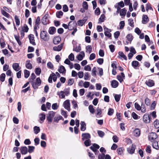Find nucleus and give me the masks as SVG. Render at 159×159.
Listing matches in <instances>:
<instances>
[{
	"label": "nucleus",
	"instance_id": "f257e3e1",
	"mask_svg": "<svg viewBox=\"0 0 159 159\" xmlns=\"http://www.w3.org/2000/svg\"><path fill=\"white\" fill-rule=\"evenodd\" d=\"M70 93V88L65 89H64V91H61L60 92H58L57 93V95L60 96L61 98H64L65 97V95L66 96H68Z\"/></svg>",
	"mask_w": 159,
	"mask_h": 159
},
{
	"label": "nucleus",
	"instance_id": "f03ea898",
	"mask_svg": "<svg viewBox=\"0 0 159 159\" xmlns=\"http://www.w3.org/2000/svg\"><path fill=\"white\" fill-rule=\"evenodd\" d=\"M72 22V21H70L69 22L68 25H67L65 24H63L62 26L65 29H68L69 30H71L74 28L76 27L77 26V23L76 21H75L73 22L72 26H71L70 24Z\"/></svg>",
	"mask_w": 159,
	"mask_h": 159
},
{
	"label": "nucleus",
	"instance_id": "7ed1b4c3",
	"mask_svg": "<svg viewBox=\"0 0 159 159\" xmlns=\"http://www.w3.org/2000/svg\"><path fill=\"white\" fill-rule=\"evenodd\" d=\"M33 88L34 89H37L38 88V87L39 86L41 83V81L39 77L37 78L36 81L34 82L33 81L32 82H30Z\"/></svg>",
	"mask_w": 159,
	"mask_h": 159
},
{
	"label": "nucleus",
	"instance_id": "20e7f679",
	"mask_svg": "<svg viewBox=\"0 0 159 159\" xmlns=\"http://www.w3.org/2000/svg\"><path fill=\"white\" fill-rule=\"evenodd\" d=\"M40 38L44 41H47L49 39V37L46 31L43 30L41 31L40 34Z\"/></svg>",
	"mask_w": 159,
	"mask_h": 159
},
{
	"label": "nucleus",
	"instance_id": "39448f33",
	"mask_svg": "<svg viewBox=\"0 0 159 159\" xmlns=\"http://www.w3.org/2000/svg\"><path fill=\"white\" fill-rule=\"evenodd\" d=\"M55 115V112L52 111H49L46 116V119L48 123L50 124L52 121L53 117Z\"/></svg>",
	"mask_w": 159,
	"mask_h": 159
},
{
	"label": "nucleus",
	"instance_id": "423d86ee",
	"mask_svg": "<svg viewBox=\"0 0 159 159\" xmlns=\"http://www.w3.org/2000/svg\"><path fill=\"white\" fill-rule=\"evenodd\" d=\"M48 14H46L42 18L41 22L43 25H46L49 23V21L48 18Z\"/></svg>",
	"mask_w": 159,
	"mask_h": 159
},
{
	"label": "nucleus",
	"instance_id": "0eeeda50",
	"mask_svg": "<svg viewBox=\"0 0 159 159\" xmlns=\"http://www.w3.org/2000/svg\"><path fill=\"white\" fill-rule=\"evenodd\" d=\"M157 135L156 133L154 132H151L148 135V139L149 140L152 142L157 138Z\"/></svg>",
	"mask_w": 159,
	"mask_h": 159
},
{
	"label": "nucleus",
	"instance_id": "6e6552de",
	"mask_svg": "<svg viewBox=\"0 0 159 159\" xmlns=\"http://www.w3.org/2000/svg\"><path fill=\"white\" fill-rule=\"evenodd\" d=\"M63 106L65 109L69 111H70V100L67 99L63 103Z\"/></svg>",
	"mask_w": 159,
	"mask_h": 159
},
{
	"label": "nucleus",
	"instance_id": "1a4fd4ad",
	"mask_svg": "<svg viewBox=\"0 0 159 159\" xmlns=\"http://www.w3.org/2000/svg\"><path fill=\"white\" fill-rule=\"evenodd\" d=\"M104 30H105L104 34L105 36L107 37L108 38H111V34L110 33L111 31V30L107 27L104 28Z\"/></svg>",
	"mask_w": 159,
	"mask_h": 159
},
{
	"label": "nucleus",
	"instance_id": "9d476101",
	"mask_svg": "<svg viewBox=\"0 0 159 159\" xmlns=\"http://www.w3.org/2000/svg\"><path fill=\"white\" fill-rule=\"evenodd\" d=\"M28 38L30 40V42L33 45H35L36 43L34 39V35L32 34H30L28 36Z\"/></svg>",
	"mask_w": 159,
	"mask_h": 159
},
{
	"label": "nucleus",
	"instance_id": "9b49d317",
	"mask_svg": "<svg viewBox=\"0 0 159 159\" xmlns=\"http://www.w3.org/2000/svg\"><path fill=\"white\" fill-rule=\"evenodd\" d=\"M64 43H62L59 45L57 46H54L53 47V49L54 51H60L61 50L63 46Z\"/></svg>",
	"mask_w": 159,
	"mask_h": 159
},
{
	"label": "nucleus",
	"instance_id": "f8f14e48",
	"mask_svg": "<svg viewBox=\"0 0 159 159\" xmlns=\"http://www.w3.org/2000/svg\"><path fill=\"white\" fill-rule=\"evenodd\" d=\"M146 84L148 87H151L154 85L155 83L153 80L149 79L145 82Z\"/></svg>",
	"mask_w": 159,
	"mask_h": 159
},
{
	"label": "nucleus",
	"instance_id": "ddd939ff",
	"mask_svg": "<svg viewBox=\"0 0 159 159\" xmlns=\"http://www.w3.org/2000/svg\"><path fill=\"white\" fill-rule=\"evenodd\" d=\"M149 18L147 15H143L142 21V24H146L149 21Z\"/></svg>",
	"mask_w": 159,
	"mask_h": 159
},
{
	"label": "nucleus",
	"instance_id": "4468645a",
	"mask_svg": "<svg viewBox=\"0 0 159 159\" xmlns=\"http://www.w3.org/2000/svg\"><path fill=\"white\" fill-rule=\"evenodd\" d=\"M13 69L16 71H18L21 68L18 63H14L12 66Z\"/></svg>",
	"mask_w": 159,
	"mask_h": 159
},
{
	"label": "nucleus",
	"instance_id": "2eb2a0df",
	"mask_svg": "<svg viewBox=\"0 0 159 159\" xmlns=\"http://www.w3.org/2000/svg\"><path fill=\"white\" fill-rule=\"evenodd\" d=\"M61 41V38L59 36H57L54 38L53 43L55 44H59Z\"/></svg>",
	"mask_w": 159,
	"mask_h": 159
},
{
	"label": "nucleus",
	"instance_id": "dca6fc26",
	"mask_svg": "<svg viewBox=\"0 0 159 159\" xmlns=\"http://www.w3.org/2000/svg\"><path fill=\"white\" fill-rule=\"evenodd\" d=\"M80 53L82 54H80L78 55L77 57L78 60L79 61L82 60L85 56V53L84 52L81 51L80 52Z\"/></svg>",
	"mask_w": 159,
	"mask_h": 159
},
{
	"label": "nucleus",
	"instance_id": "f3484780",
	"mask_svg": "<svg viewBox=\"0 0 159 159\" xmlns=\"http://www.w3.org/2000/svg\"><path fill=\"white\" fill-rule=\"evenodd\" d=\"M149 118V116L147 114H145L143 117V120L146 123H149V120H148Z\"/></svg>",
	"mask_w": 159,
	"mask_h": 159
},
{
	"label": "nucleus",
	"instance_id": "a211bd4d",
	"mask_svg": "<svg viewBox=\"0 0 159 159\" xmlns=\"http://www.w3.org/2000/svg\"><path fill=\"white\" fill-rule=\"evenodd\" d=\"M82 139L83 140L85 139L90 138L91 136L88 133H85L82 134Z\"/></svg>",
	"mask_w": 159,
	"mask_h": 159
},
{
	"label": "nucleus",
	"instance_id": "6ab92c4d",
	"mask_svg": "<svg viewBox=\"0 0 159 159\" xmlns=\"http://www.w3.org/2000/svg\"><path fill=\"white\" fill-rule=\"evenodd\" d=\"M80 130L82 131H84L86 129V124L84 121H82L80 123Z\"/></svg>",
	"mask_w": 159,
	"mask_h": 159
},
{
	"label": "nucleus",
	"instance_id": "aec40b11",
	"mask_svg": "<svg viewBox=\"0 0 159 159\" xmlns=\"http://www.w3.org/2000/svg\"><path fill=\"white\" fill-rule=\"evenodd\" d=\"M58 70L61 73H65L66 72V70L65 67L62 65L59 67Z\"/></svg>",
	"mask_w": 159,
	"mask_h": 159
},
{
	"label": "nucleus",
	"instance_id": "412c9836",
	"mask_svg": "<svg viewBox=\"0 0 159 159\" xmlns=\"http://www.w3.org/2000/svg\"><path fill=\"white\" fill-rule=\"evenodd\" d=\"M111 85L112 88H116L118 85V82L116 80H113L111 82Z\"/></svg>",
	"mask_w": 159,
	"mask_h": 159
},
{
	"label": "nucleus",
	"instance_id": "4be33fe9",
	"mask_svg": "<svg viewBox=\"0 0 159 159\" xmlns=\"http://www.w3.org/2000/svg\"><path fill=\"white\" fill-rule=\"evenodd\" d=\"M134 135L136 137H139L140 134V130L138 128L135 129L134 131Z\"/></svg>",
	"mask_w": 159,
	"mask_h": 159
},
{
	"label": "nucleus",
	"instance_id": "5701e85b",
	"mask_svg": "<svg viewBox=\"0 0 159 159\" xmlns=\"http://www.w3.org/2000/svg\"><path fill=\"white\" fill-rule=\"evenodd\" d=\"M39 116H40L39 117V119L41 121L40 122V123H42L44 122V120L46 118L45 114L43 113H41L39 114Z\"/></svg>",
	"mask_w": 159,
	"mask_h": 159
},
{
	"label": "nucleus",
	"instance_id": "b1692460",
	"mask_svg": "<svg viewBox=\"0 0 159 159\" xmlns=\"http://www.w3.org/2000/svg\"><path fill=\"white\" fill-rule=\"evenodd\" d=\"M105 16L104 14H102L101 15L100 17L98 19V24H101L104 21Z\"/></svg>",
	"mask_w": 159,
	"mask_h": 159
},
{
	"label": "nucleus",
	"instance_id": "393cba45",
	"mask_svg": "<svg viewBox=\"0 0 159 159\" xmlns=\"http://www.w3.org/2000/svg\"><path fill=\"white\" fill-rule=\"evenodd\" d=\"M139 63L136 61H133L131 64L132 66L135 69H137V68L139 66Z\"/></svg>",
	"mask_w": 159,
	"mask_h": 159
},
{
	"label": "nucleus",
	"instance_id": "a878e982",
	"mask_svg": "<svg viewBox=\"0 0 159 159\" xmlns=\"http://www.w3.org/2000/svg\"><path fill=\"white\" fill-rule=\"evenodd\" d=\"M30 60H27L26 61L25 66L27 68L29 69H31L32 68L31 64L30 63Z\"/></svg>",
	"mask_w": 159,
	"mask_h": 159
},
{
	"label": "nucleus",
	"instance_id": "bb28decb",
	"mask_svg": "<svg viewBox=\"0 0 159 159\" xmlns=\"http://www.w3.org/2000/svg\"><path fill=\"white\" fill-rule=\"evenodd\" d=\"M61 120H63L64 119L60 115L58 117H54L53 121L54 122L58 123L59 121Z\"/></svg>",
	"mask_w": 159,
	"mask_h": 159
},
{
	"label": "nucleus",
	"instance_id": "cd10ccee",
	"mask_svg": "<svg viewBox=\"0 0 159 159\" xmlns=\"http://www.w3.org/2000/svg\"><path fill=\"white\" fill-rule=\"evenodd\" d=\"M86 20L82 19L79 20L77 21V24L80 26H82L86 22Z\"/></svg>",
	"mask_w": 159,
	"mask_h": 159
},
{
	"label": "nucleus",
	"instance_id": "c85d7f7f",
	"mask_svg": "<svg viewBox=\"0 0 159 159\" xmlns=\"http://www.w3.org/2000/svg\"><path fill=\"white\" fill-rule=\"evenodd\" d=\"M56 28L54 27H50L49 30L48 32L50 34H53L55 32Z\"/></svg>",
	"mask_w": 159,
	"mask_h": 159
},
{
	"label": "nucleus",
	"instance_id": "c756f323",
	"mask_svg": "<svg viewBox=\"0 0 159 159\" xmlns=\"http://www.w3.org/2000/svg\"><path fill=\"white\" fill-rule=\"evenodd\" d=\"M1 12L4 16L7 18H10L11 17V16L8 13L3 9H1Z\"/></svg>",
	"mask_w": 159,
	"mask_h": 159
},
{
	"label": "nucleus",
	"instance_id": "7c9ffc66",
	"mask_svg": "<svg viewBox=\"0 0 159 159\" xmlns=\"http://www.w3.org/2000/svg\"><path fill=\"white\" fill-rule=\"evenodd\" d=\"M153 141L154 142L152 143L153 148L155 149H158L159 147L158 145V142L156 141Z\"/></svg>",
	"mask_w": 159,
	"mask_h": 159
},
{
	"label": "nucleus",
	"instance_id": "2f4dec72",
	"mask_svg": "<svg viewBox=\"0 0 159 159\" xmlns=\"http://www.w3.org/2000/svg\"><path fill=\"white\" fill-rule=\"evenodd\" d=\"M81 50V47L80 46V44L78 46H76L75 47L74 46L73 48V51L76 52H79Z\"/></svg>",
	"mask_w": 159,
	"mask_h": 159
},
{
	"label": "nucleus",
	"instance_id": "473e14b6",
	"mask_svg": "<svg viewBox=\"0 0 159 159\" xmlns=\"http://www.w3.org/2000/svg\"><path fill=\"white\" fill-rule=\"evenodd\" d=\"M118 54L120 57L123 58L125 60H127L126 56L122 52H118Z\"/></svg>",
	"mask_w": 159,
	"mask_h": 159
},
{
	"label": "nucleus",
	"instance_id": "72a5a7b5",
	"mask_svg": "<svg viewBox=\"0 0 159 159\" xmlns=\"http://www.w3.org/2000/svg\"><path fill=\"white\" fill-rule=\"evenodd\" d=\"M63 14V13L61 11H59L57 12L56 16L57 18H60L61 16H62Z\"/></svg>",
	"mask_w": 159,
	"mask_h": 159
},
{
	"label": "nucleus",
	"instance_id": "f704fd0d",
	"mask_svg": "<svg viewBox=\"0 0 159 159\" xmlns=\"http://www.w3.org/2000/svg\"><path fill=\"white\" fill-rule=\"evenodd\" d=\"M99 146L95 143L93 144L90 147V149H99Z\"/></svg>",
	"mask_w": 159,
	"mask_h": 159
},
{
	"label": "nucleus",
	"instance_id": "c9c22d12",
	"mask_svg": "<svg viewBox=\"0 0 159 159\" xmlns=\"http://www.w3.org/2000/svg\"><path fill=\"white\" fill-rule=\"evenodd\" d=\"M15 21L16 23V25L18 26L20 24V20L19 18H18V16L17 15H15Z\"/></svg>",
	"mask_w": 159,
	"mask_h": 159
},
{
	"label": "nucleus",
	"instance_id": "e433bc0d",
	"mask_svg": "<svg viewBox=\"0 0 159 159\" xmlns=\"http://www.w3.org/2000/svg\"><path fill=\"white\" fill-rule=\"evenodd\" d=\"M14 37H15V38L16 40L17 41L18 43V44L20 46L22 44V43L20 40V36H17L16 35H15Z\"/></svg>",
	"mask_w": 159,
	"mask_h": 159
},
{
	"label": "nucleus",
	"instance_id": "4c0bfd02",
	"mask_svg": "<svg viewBox=\"0 0 159 159\" xmlns=\"http://www.w3.org/2000/svg\"><path fill=\"white\" fill-rule=\"evenodd\" d=\"M34 133L35 134H38L40 131V129L39 127L35 126L34 127Z\"/></svg>",
	"mask_w": 159,
	"mask_h": 159
},
{
	"label": "nucleus",
	"instance_id": "58836bf2",
	"mask_svg": "<svg viewBox=\"0 0 159 159\" xmlns=\"http://www.w3.org/2000/svg\"><path fill=\"white\" fill-rule=\"evenodd\" d=\"M126 12V10L125 8H124L122 9L121 11H120V15L122 16H124L125 15Z\"/></svg>",
	"mask_w": 159,
	"mask_h": 159
},
{
	"label": "nucleus",
	"instance_id": "ea45409f",
	"mask_svg": "<svg viewBox=\"0 0 159 159\" xmlns=\"http://www.w3.org/2000/svg\"><path fill=\"white\" fill-rule=\"evenodd\" d=\"M29 28L27 25L25 24L23 25V28H22L21 30L23 31L24 32L26 33L27 32Z\"/></svg>",
	"mask_w": 159,
	"mask_h": 159
},
{
	"label": "nucleus",
	"instance_id": "a19ab883",
	"mask_svg": "<svg viewBox=\"0 0 159 159\" xmlns=\"http://www.w3.org/2000/svg\"><path fill=\"white\" fill-rule=\"evenodd\" d=\"M41 71V69L39 67L36 68L35 69V73L38 75H39L40 74Z\"/></svg>",
	"mask_w": 159,
	"mask_h": 159
},
{
	"label": "nucleus",
	"instance_id": "79ce46f5",
	"mask_svg": "<svg viewBox=\"0 0 159 159\" xmlns=\"http://www.w3.org/2000/svg\"><path fill=\"white\" fill-rule=\"evenodd\" d=\"M24 77L25 78H28L30 76V73L29 71L27 70H24Z\"/></svg>",
	"mask_w": 159,
	"mask_h": 159
},
{
	"label": "nucleus",
	"instance_id": "37998d69",
	"mask_svg": "<svg viewBox=\"0 0 159 159\" xmlns=\"http://www.w3.org/2000/svg\"><path fill=\"white\" fill-rule=\"evenodd\" d=\"M41 23V20L40 17L38 16L35 20V25L37 26H39Z\"/></svg>",
	"mask_w": 159,
	"mask_h": 159
},
{
	"label": "nucleus",
	"instance_id": "c03bdc74",
	"mask_svg": "<svg viewBox=\"0 0 159 159\" xmlns=\"http://www.w3.org/2000/svg\"><path fill=\"white\" fill-rule=\"evenodd\" d=\"M146 10L147 11L149 10H153V9L151 7V4L149 3H148L146 4Z\"/></svg>",
	"mask_w": 159,
	"mask_h": 159
},
{
	"label": "nucleus",
	"instance_id": "a18cd8bd",
	"mask_svg": "<svg viewBox=\"0 0 159 159\" xmlns=\"http://www.w3.org/2000/svg\"><path fill=\"white\" fill-rule=\"evenodd\" d=\"M121 97V96L120 94H115L114 96V98L116 101L117 102L119 101Z\"/></svg>",
	"mask_w": 159,
	"mask_h": 159
},
{
	"label": "nucleus",
	"instance_id": "49530a36",
	"mask_svg": "<svg viewBox=\"0 0 159 159\" xmlns=\"http://www.w3.org/2000/svg\"><path fill=\"white\" fill-rule=\"evenodd\" d=\"M36 78V76L34 73H32L30 78H29L30 82H32Z\"/></svg>",
	"mask_w": 159,
	"mask_h": 159
},
{
	"label": "nucleus",
	"instance_id": "de8ad7c7",
	"mask_svg": "<svg viewBox=\"0 0 159 159\" xmlns=\"http://www.w3.org/2000/svg\"><path fill=\"white\" fill-rule=\"evenodd\" d=\"M114 112V110L113 109L111 108H109L108 110L107 114L109 116H112Z\"/></svg>",
	"mask_w": 159,
	"mask_h": 159
},
{
	"label": "nucleus",
	"instance_id": "09e8293b",
	"mask_svg": "<svg viewBox=\"0 0 159 159\" xmlns=\"http://www.w3.org/2000/svg\"><path fill=\"white\" fill-rule=\"evenodd\" d=\"M128 21L129 25L131 27H133L134 26L133 20L132 19H129Z\"/></svg>",
	"mask_w": 159,
	"mask_h": 159
},
{
	"label": "nucleus",
	"instance_id": "8fccbe9b",
	"mask_svg": "<svg viewBox=\"0 0 159 159\" xmlns=\"http://www.w3.org/2000/svg\"><path fill=\"white\" fill-rule=\"evenodd\" d=\"M126 38L129 41L131 42L133 40V36L131 34H128L126 36Z\"/></svg>",
	"mask_w": 159,
	"mask_h": 159
},
{
	"label": "nucleus",
	"instance_id": "3c124183",
	"mask_svg": "<svg viewBox=\"0 0 159 159\" xmlns=\"http://www.w3.org/2000/svg\"><path fill=\"white\" fill-rule=\"evenodd\" d=\"M6 77V75L5 73H2L0 75V80L3 82L4 81L5 78Z\"/></svg>",
	"mask_w": 159,
	"mask_h": 159
},
{
	"label": "nucleus",
	"instance_id": "603ef678",
	"mask_svg": "<svg viewBox=\"0 0 159 159\" xmlns=\"http://www.w3.org/2000/svg\"><path fill=\"white\" fill-rule=\"evenodd\" d=\"M86 52H89V53H90L92 52V47L91 45H88L86 47Z\"/></svg>",
	"mask_w": 159,
	"mask_h": 159
},
{
	"label": "nucleus",
	"instance_id": "864d4df0",
	"mask_svg": "<svg viewBox=\"0 0 159 159\" xmlns=\"http://www.w3.org/2000/svg\"><path fill=\"white\" fill-rule=\"evenodd\" d=\"M96 67H94L92 69V75L96 77L97 75V74L96 73Z\"/></svg>",
	"mask_w": 159,
	"mask_h": 159
},
{
	"label": "nucleus",
	"instance_id": "5fc2aeb1",
	"mask_svg": "<svg viewBox=\"0 0 159 159\" xmlns=\"http://www.w3.org/2000/svg\"><path fill=\"white\" fill-rule=\"evenodd\" d=\"M82 6L85 10H87L88 7L87 2L86 1H84L83 2Z\"/></svg>",
	"mask_w": 159,
	"mask_h": 159
},
{
	"label": "nucleus",
	"instance_id": "6e6d98bb",
	"mask_svg": "<svg viewBox=\"0 0 159 159\" xmlns=\"http://www.w3.org/2000/svg\"><path fill=\"white\" fill-rule=\"evenodd\" d=\"M97 132L99 136L100 137H103L105 135L104 133L102 131L98 130Z\"/></svg>",
	"mask_w": 159,
	"mask_h": 159
},
{
	"label": "nucleus",
	"instance_id": "4d7b16f0",
	"mask_svg": "<svg viewBox=\"0 0 159 159\" xmlns=\"http://www.w3.org/2000/svg\"><path fill=\"white\" fill-rule=\"evenodd\" d=\"M89 109L90 112L91 113L93 114L95 110L93 108V105H90L89 107Z\"/></svg>",
	"mask_w": 159,
	"mask_h": 159
},
{
	"label": "nucleus",
	"instance_id": "13d9d810",
	"mask_svg": "<svg viewBox=\"0 0 159 159\" xmlns=\"http://www.w3.org/2000/svg\"><path fill=\"white\" fill-rule=\"evenodd\" d=\"M47 66L49 69H52L53 68V65L50 61H49L47 63Z\"/></svg>",
	"mask_w": 159,
	"mask_h": 159
},
{
	"label": "nucleus",
	"instance_id": "bf43d9fd",
	"mask_svg": "<svg viewBox=\"0 0 159 159\" xmlns=\"http://www.w3.org/2000/svg\"><path fill=\"white\" fill-rule=\"evenodd\" d=\"M125 150H116V152L118 155L121 156H123L124 155V152Z\"/></svg>",
	"mask_w": 159,
	"mask_h": 159
},
{
	"label": "nucleus",
	"instance_id": "052dcab7",
	"mask_svg": "<svg viewBox=\"0 0 159 159\" xmlns=\"http://www.w3.org/2000/svg\"><path fill=\"white\" fill-rule=\"evenodd\" d=\"M134 106L135 108L138 110L140 111L141 109L140 106L137 102H135L134 103Z\"/></svg>",
	"mask_w": 159,
	"mask_h": 159
},
{
	"label": "nucleus",
	"instance_id": "680f3d73",
	"mask_svg": "<svg viewBox=\"0 0 159 159\" xmlns=\"http://www.w3.org/2000/svg\"><path fill=\"white\" fill-rule=\"evenodd\" d=\"M84 144L85 145L87 146H89L91 144V141L90 139H88L86 140L84 142Z\"/></svg>",
	"mask_w": 159,
	"mask_h": 159
},
{
	"label": "nucleus",
	"instance_id": "e2e57ef3",
	"mask_svg": "<svg viewBox=\"0 0 159 159\" xmlns=\"http://www.w3.org/2000/svg\"><path fill=\"white\" fill-rule=\"evenodd\" d=\"M74 82V80L73 79H69L68 81V84L69 85H72Z\"/></svg>",
	"mask_w": 159,
	"mask_h": 159
},
{
	"label": "nucleus",
	"instance_id": "0e129e2a",
	"mask_svg": "<svg viewBox=\"0 0 159 159\" xmlns=\"http://www.w3.org/2000/svg\"><path fill=\"white\" fill-rule=\"evenodd\" d=\"M145 104L147 106H149L150 104V100L147 97L145 100Z\"/></svg>",
	"mask_w": 159,
	"mask_h": 159
},
{
	"label": "nucleus",
	"instance_id": "69168bd1",
	"mask_svg": "<svg viewBox=\"0 0 159 159\" xmlns=\"http://www.w3.org/2000/svg\"><path fill=\"white\" fill-rule=\"evenodd\" d=\"M109 48L111 52H113L115 50V46L112 44H111L109 46Z\"/></svg>",
	"mask_w": 159,
	"mask_h": 159
},
{
	"label": "nucleus",
	"instance_id": "338daca9",
	"mask_svg": "<svg viewBox=\"0 0 159 159\" xmlns=\"http://www.w3.org/2000/svg\"><path fill=\"white\" fill-rule=\"evenodd\" d=\"M0 45L1 48H4L5 47V43L3 39L0 40Z\"/></svg>",
	"mask_w": 159,
	"mask_h": 159
},
{
	"label": "nucleus",
	"instance_id": "774afa93",
	"mask_svg": "<svg viewBox=\"0 0 159 159\" xmlns=\"http://www.w3.org/2000/svg\"><path fill=\"white\" fill-rule=\"evenodd\" d=\"M105 156V154L102 153V154H99L98 157V159H104Z\"/></svg>",
	"mask_w": 159,
	"mask_h": 159
}]
</instances>
